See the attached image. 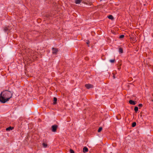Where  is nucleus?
<instances>
[{"instance_id":"obj_1","label":"nucleus","mask_w":153,"mask_h":153,"mask_svg":"<svg viewBox=\"0 0 153 153\" xmlns=\"http://www.w3.org/2000/svg\"><path fill=\"white\" fill-rule=\"evenodd\" d=\"M13 92L6 90L1 92L0 95V101L5 103L12 98Z\"/></svg>"},{"instance_id":"obj_2","label":"nucleus","mask_w":153,"mask_h":153,"mask_svg":"<svg viewBox=\"0 0 153 153\" xmlns=\"http://www.w3.org/2000/svg\"><path fill=\"white\" fill-rule=\"evenodd\" d=\"M58 126L57 125H53L51 127V131L53 132H56L57 128Z\"/></svg>"},{"instance_id":"obj_3","label":"nucleus","mask_w":153,"mask_h":153,"mask_svg":"<svg viewBox=\"0 0 153 153\" xmlns=\"http://www.w3.org/2000/svg\"><path fill=\"white\" fill-rule=\"evenodd\" d=\"M52 53L53 54H56L58 51V49L54 48H52Z\"/></svg>"},{"instance_id":"obj_4","label":"nucleus","mask_w":153,"mask_h":153,"mask_svg":"<svg viewBox=\"0 0 153 153\" xmlns=\"http://www.w3.org/2000/svg\"><path fill=\"white\" fill-rule=\"evenodd\" d=\"M85 86L88 89H89L90 88H93L94 87L93 85H92L90 84H85Z\"/></svg>"},{"instance_id":"obj_5","label":"nucleus","mask_w":153,"mask_h":153,"mask_svg":"<svg viewBox=\"0 0 153 153\" xmlns=\"http://www.w3.org/2000/svg\"><path fill=\"white\" fill-rule=\"evenodd\" d=\"M88 151V148L85 146L84 147L83 149V152L85 153L87 152Z\"/></svg>"},{"instance_id":"obj_6","label":"nucleus","mask_w":153,"mask_h":153,"mask_svg":"<svg viewBox=\"0 0 153 153\" xmlns=\"http://www.w3.org/2000/svg\"><path fill=\"white\" fill-rule=\"evenodd\" d=\"M129 102L130 104L132 105H135L136 104L134 101L132 100H130L129 101Z\"/></svg>"},{"instance_id":"obj_7","label":"nucleus","mask_w":153,"mask_h":153,"mask_svg":"<svg viewBox=\"0 0 153 153\" xmlns=\"http://www.w3.org/2000/svg\"><path fill=\"white\" fill-rule=\"evenodd\" d=\"M9 27H5L4 29V30L5 32H7L9 30Z\"/></svg>"},{"instance_id":"obj_8","label":"nucleus","mask_w":153,"mask_h":153,"mask_svg":"<svg viewBox=\"0 0 153 153\" xmlns=\"http://www.w3.org/2000/svg\"><path fill=\"white\" fill-rule=\"evenodd\" d=\"M13 128V127H11V126H10L6 128V130L7 131H10L11 130H12Z\"/></svg>"},{"instance_id":"obj_9","label":"nucleus","mask_w":153,"mask_h":153,"mask_svg":"<svg viewBox=\"0 0 153 153\" xmlns=\"http://www.w3.org/2000/svg\"><path fill=\"white\" fill-rule=\"evenodd\" d=\"M82 1V0H75V2L76 4H79Z\"/></svg>"},{"instance_id":"obj_10","label":"nucleus","mask_w":153,"mask_h":153,"mask_svg":"<svg viewBox=\"0 0 153 153\" xmlns=\"http://www.w3.org/2000/svg\"><path fill=\"white\" fill-rule=\"evenodd\" d=\"M119 52L120 53H122L123 52V50L122 48H120L119 49Z\"/></svg>"},{"instance_id":"obj_11","label":"nucleus","mask_w":153,"mask_h":153,"mask_svg":"<svg viewBox=\"0 0 153 153\" xmlns=\"http://www.w3.org/2000/svg\"><path fill=\"white\" fill-rule=\"evenodd\" d=\"M108 18L111 20H113L114 19V17L112 15H110L108 16Z\"/></svg>"},{"instance_id":"obj_12","label":"nucleus","mask_w":153,"mask_h":153,"mask_svg":"<svg viewBox=\"0 0 153 153\" xmlns=\"http://www.w3.org/2000/svg\"><path fill=\"white\" fill-rule=\"evenodd\" d=\"M57 100V99L56 97H54L53 98V101L54 102L53 103L54 104H56V102Z\"/></svg>"},{"instance_id":"obj_13","label":"nucleus","mask_w":153,"mask_h":153,"mask_svg":"<svg viewBox=\"0 0 153 153\" xmlns=\"http://www.w3.org/2000/svg\"><path fill=\"white\" fill-rule=\"evenodd\" d=\"M138 109V108L137 107L135 106L134 107V110L136 112H137V111Z\"/></svg>"},{"instance_id":"obj_14","label":"nucleus","mask_w":153,"mask_h":153,"mask_svg":"<svg viewBox=\"0 0 153 153\" xmlns=\"http://www.w3.org/2000/svg\"><path fill=\"white\" fill-rule=\"evenodd\" d=\"M42 145L44 148H46L47 146V144L45 143H43Z\"/></svg>"},{"instance_id":"obj_15","label":"nucleus","mask_w":153,"mask_h":153,"mask_svg":"<svg viewBox=\"0 0 153 153\" xmlns=\"http://www.w3.org/2000/svg\"><path fill=\"white\" fill-rule=\"evenodd\" d=\"M136 123L135 122H134L133 123H132V127H134L135 126H136Z\"/></svg>"},{"instance_id":"obj_16","label":"nucleus","mask_w":153,"mask_h":153,"mask_svg":"<svg viewBox=\"0 0 153 153\" xmlns=\"http://www.w3.org/2000/svg\"><path fill=\"white\" fill-rule=\"evenodd\" d=\"M115 61V59H110L109 60V61L112 63H114Z\"/></svg>"},{"instance_id":"obj_17","label":"nucleus","mask_w":153,"mask_h":153,"mask_svg":"<svg viewBox=\"0 0 153 153\" xmlns=\"http://www.w3.org/2000/svg\"><path fill=\"white\" fill-rule=\"evenodd\" d=\"M102 127H100L98 130V132H100L102 130Z\"/></svg>"},{"instance_id":"obj_18","label":"nucleus","mask_w":153,"mask_h":153,"mask_svg":"<svg viewBox=\"0 0 153 153\" xmlns=\"http://www.w3.org/2000/svg\"><path fill=\"white\" fill-rule=\"evenodd\" d=\"M70 153H75L74 151L72 149H70Z\"/></svg>"},{"instance_id":"obj_19","label":"nucleus","mask_w":153,"mask_h":153,"mask_svg":"<svg viewBox=\"0 0 153 153\" xmlns=\"http://www.w3.org/2000/svg\"><path fill=\"white\" fill-rule=\"evenodd\" d=\"M124 35H120V36L119 38H120V39H122V38H123L124 37Z\"/></svg>"},{"instance_id":"obj_20","label":"nucleus","mask_w":153,"mask_h":153,"mask_svg":"<svg viewBox=\"0 0 153 153\" xmlns=\"http://www.w3.org/2000/svg\"><path fill=\"white\" fill-rule=\"evenodd\" d=\"M143 105L142 104H140L138 105V106L140 107H141Z\"/></svg>"},{"instance_id":"obj_21","label":"nucleus","mask_w":153,"mask_h":153,"mask_svg":"<svg viewBox=\"0 0 153 153\" xmlns=\"http://www.w3.org/2000/svg\"><path fill=\"white\" fill-rule=\"evenodd\" d=\"M90 43V42L89 41H87V42H86V43L88 45V44H89Z\"/></svg>"},{"instance_id":"obj_22","label":"nucleus","mask_w":153,"mask_h":153,"mask_svg":"<svg viewBox=\"0 0 153 153\" xmlns=\"http://www.w3.org/2000/svg\"><path fill=\"white\" fill-rule=\"evenodd\" d=\"M153 96V95H152Z\"/></svg>"}]
</instances>
